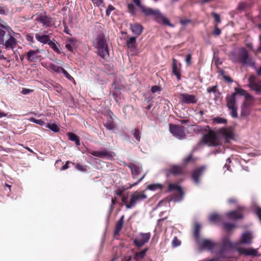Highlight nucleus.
Segmentation results:
<instances>
[{
    "mask_svg": "<svg viewBox=\"0 0 261 261\" xmlns=\"http://www.w3.org/2000/svg\"><path fill=\"white\" fill-rule=\"evenodd\" d=\"M147 198L145 191H136L133 193L130 197L129 204L126 205L127 209H130L134 207L137 202L144 200Z\"/></svg>",
    "mask_w": 261,
    "mask_h": 261,
    "instance_id": "nucleus-7",
    "label": "nucleus"
},
{
    "mask_svg": "<svg viewBox=\"0 0 261 261\" xmlns=\"http://www.w3.org/2000/svg\"><path fill=\"white\" fill-rule=\"evenodd\" d=\"M95 47L98 50V54L102 58L106 59L109 56L106 36L103 33H101L97 35Z\"/></svg>",
    "mask_w": 261,
    "mask_h": 261,
    "instance_id": "nucleus-3",
    "label": "nucleus"
},
{
    "mask_svg": "<svg viewBox=\"0 0 261 261\" xmlns=\"http://www.w3.org/2000/svg\"><path fill=\"white\" fill-rule=\"evenodd\" d=\"M104 126L109 130H113L115 128L116 125L113 120V118L110 117L104 123Z\"/></svg>",
    "mask_w": 261,
    "mask_h": 261,
    "instance_id": "nucleus-33",
    "label": "nucleus"
},
{
    "mask_svg": "<svg viewBox=\"0 0 261 261\" xmlns=\"http://www.w3.org/2000/svg\"><path fill=\"white\" fill-rule=\"evenodd\" d=\"M253 239L252 233L250 232H246L243 233L240 239V242L242 244H250Z\"/></svg>",
    "mask_w": 261,
    "mask_h": 261,
    "instance_id": "nucleus-24",
    "label": "nucleus"
},
{
    "mask_svg": "<svg viewBox=\"0 0 261 261\" xmlns=\"http://www.w3.org/2000/svg\"><path fill=\"white\" fill-rule=\"evenodd\" d=\"M67 135L68 136L69 139L74 142L77 146H79L80 145V138L76 135L73 133H68Z\"/></svg>",
    "mask_w": 261,
    "mask_h": 261,
    "instance_id": "nucleus-35",
    "label": "nucleus"
},
{
    "mask_svg": "<svg viewBox=\"0 0 261 261\" xmlns=\"http://www.w3.org/2000/svg\"><path fill=\"white\" fill-rule=\"evenodd\" d=\"M248 82L249 86L252 90L257 93H261V80L256 82V76L252 75L249 77Z\"/></svg>",
    "mask_w": 261,
    "mask_h": 261,
    "instance_id": "nucleus-14",
    "label": "nucleus"
},
{
    "mask_svg": "<svg viewBox=\"0 0 261 261\" xmlns=\"http://www.w3.org/2000/svg\"><path fill=\"white\" fill-rule=\"evenodd\" d=\"M117 202V200H116V197H114V198H112V200H111V204L110 206V208H109V210H110V211L111 212L113 209L114 208V205Z\"/></svg>",
    "mask_w": 261,
    "mask_h": 261,
    "instance_id": "nucleus-55",
    "label": "nucleus"
},
{
    "mask_svg": "<svg viewBox=\"0 0 261 261\" xmlns=\"http://www.w3.org/2000/svg\"><path fill=\"white\" fill-rule=\"evenodd\" d=\"M126 45L128 48L134 49L136 48V37H130L126 42Z\"/></svg>",
    "mask_w": 261,
    "mask_h": 261,
    "instance_id": "nucleus-30",
    "label": "nucleus"
},
{
    "mask_svg": "<svg viewBox=\"0 0 261 261\" xmlns=\"http://www.w3.org/2000/svg\"><path fill=\"white\" fill-rule=\"evenodd\" d=\"M41 51L39 48H37L36 50H30L27 54V59L30 62H36L40 59L41 56H38L37 54Z\"/></svg>",
    "mask_w": 261,
    "mask_h": 261,
    "instance_id": "nucleus-18",
    "label": "nucleus"
},
{
    "mask_svg": "<svg viewBox=\"0 0 261 261\" xmlns=\"http://www.w3.org/2000/svg\"><path fill=\"white\" fill-rule=\"evenodd\" d=\"M237 251L241 254H243L246 256H258L257 251L256 249L249 248H238Z\"/></svg>",
    "mask_w": 261,
    "mask_h": 261,
    "instance_id": "nucleus-19",
    "label": "nucleus"
},
{
    "mask_svg": "<svg viewBox=\"0 0 261 261\" xmlns=\"http://www.w3.org/2000/svg\"><path fill=\"white\" fill-rule=\"evenodd\" d=\"M0 29L5 31L6 32H8V30H11V28L9 26L1 23H0Z\"/></svg>",
    "mask_w": 261,
    "mask_h": 261,
    "instance_id": "nucleus-62",
    "label": "nucleus"
},
{
    "mask_svg": "<svg viewBox=\"0 0 261 261\" xmlns=\"http://www.w3.org/2000/svg\"><path fill=\"white\" fill-rule=\"evenodd\" d=\"M205 170L204 166H201L196 168L192 173V178L194 182L196 184L199 183V177L202 175Z\"/></svg>",
    "mask_w": 261,
    "mask_h": 261,
    "instance_id": "nucleus-20",
    "label": "nucleus"
},
{
    "mask_svg": "<svg viewBox=\"0 0 261 261\" xmlns=\"http://www.w3.org/2000/svg\"><path fill=\"white\" fill-rule=\"evenodd\" d=\"M132 256L130 255H126L123 257L122 261H132Z\"/></svg>",
    "mask_w": 261,
    "mask_h": 261,
    "instance_id": "nucleus-64",
    "label": "nucleus"
},
{
    "mask_svg": "<svg viewBox=\"0 0 261 261\" xmlns=\"http://www.w3.org/2000/svg\"><path fill=\"white\" fill-rule=\"evenodd\" d=\"M213 122L218 124H225L227 122V120L226 119L220 117H216L213 119Z\"/></svg>",
    "mask_w": 261,
    "mask_h": 261,
    "instance_id": "nucleus-49",
    "label": "nucleus"
},
{
    "mask_svg": "<svg viewBox=\"0 0 261 261\" xmlns=\"http://www.w3.org/2000/svg\"><path fill=\"white\" fill-rule=\"evenodd\" d=\"M115 9V8L111 5H109L108 8L106 10V15L109 16L111 12Z\"/></svg>",
    "mask_w": 261,
    "mask_h": 261,
    "instance_id": "nucleus-57",
    "label": "nucleus"
},
{
    "mask_svg": "<svg viewBox=\"0 0 261 261\" xmlns=\"http://www.w3.org/2000/svg\"><path fill=\"white\" fill-rule=\"evenodd\" d=\"M247 6V4L245 2L240 3L238 6V10L239 11L244 10Z\"/></svg>",
    "mask_w": 261,
    "mask_h": 261,
    "instance_id": "nucleus-51",
    "label": "nucleus"
},
{
    "mask_svg": "<svg viewBox=\"0 0 261 261\" xmlns=\"http://www.w3.org/2000/svg\"><path fill=\"white\" fill-rule=\"evenodd\" d=\"M217 243L218 244V246H217L216 248H219L218 254L222 257H225V254L228 251L236 248V246L227 237L223 238L221 243Z\"/></svg>",
    "mask_w": 261,
    "mask_h": 261,
    "instance_id": "nucleus-5",
    "label": "nucleus"
},
{
    "mask_svg": "<svg viewBox=\"0 0 261 261\" xmlns=\"http://www.w3.org/2000/svg\"><path fill=\"white\" fill-rule=\"evenodd\" d=\"M130 29L134 34L139 36L142 33L143 27L141 24L136 23L130 25Z\"/></svg>",
    "mask_w": 261,
    "mask_h": 261,
    "instance_id": "nucleus-27",
    "label": "nucleus"
},
{
    "mask_svg": "<svg viewBox=\"0 0 261 261\" xmlns=\"http://www.w3.org/2000/svg\"><path fill=\"white\" fill-rule=\"evenodd\" d=\"M192 55L189 54L187 55L186 58V62L187 65H190L191 64Z\"/></svg>",
    "mask_w": 261,
    "mask_h": 261,
    "instance_id": "nucleus-59",
    "label": "nucleus"
},
{
    "mask_svg": "<svg viewBox=\"0 0 261 261\" xmlns=\"http://www.w3.org/2000/svg\"><path fill=\"white\" fill-rule=\"evenodd\" d=\"M179 98L181 103L187 104L196 103L198 100L195 95L184 93L179 94Z\"/></svg>",
    "mask_w": 261,
    "mask_h": 261,
    "instance_id": "nucleus-16",
    "label": "nucleus"
},
{
    "mask_svg": "<svg viewBox=\"0 0 261 261\" xmlns=\"http://www.w3.org/2000/svg\"><path fill=\"white\" fill-rule=\"evenodd\" d=\"M241 117H247L248 116L251 112V108L249 107L245 106L244 105H242L241 108Z\"/></svg>",
    "mask_w": 261,
    "mask_h": 261,
    "instance_id": "nucleus-34",
    "label": "nucleus"
},
{
    "mask_svg": "<svg viewBox=\"0 0 261 261\" xmlns=\"http://www.w3.org/2000/svg\"><path fill=\"white\" fill-rule=\"evenodd\" d=\"M151 237L150 232L139 233L133 241V245L140 248L148 243Z\"/></svg>",
    "mask_w": 261,
    "mask_h": 261,
    "instance_id": "nucleus-8",
    "label": "nucleus"
},
{
    "mask_svg": "<svg viewBox=\"0 0 261 261\" xmlns=\"http://www.w3.org/2000/svg\"><path fill=\"white\" fill-rule=\"evenodd\" d=\"M236 93H232L231 94L226 96V101L227 108L237 106L236 105Z\"/></svg>",
    "mask_w": 261,
    "mask_h": 261,
    "instance_id": "nucleus-22",
    "label": "nucleus"
},
{
    "mask_svg": "<svg viewBox=\"0 0 261 261\" xmlns=\"http://www.w3.org/2000/svg\"><path fill=\"white\" fill-rule=\"evenodd\" d=\"M212 15L214 17L215 20L216 22L220 23L221 22L220 17L219 14L215 12H213L212 13Z\"/></svg>",
    "mask_w": 261,
    "mask_h": 261,
    "instance_id": "nucleus-56",
    "label": "nucleus"
},
{
    "mask_svg": "<svg viewBox=\"0 0 261 261\" xmlns=\"http://www.w3.org/2000/svg\"><path fill=\"white\" fill-rule=\"evenodd\" d=\"M54 86L55 89L56 91H57L58 92H62V87L60 85H59L58 84H55Z\"/></svg>",
    "mask_w": 261,
    "mask_h": 261,
    "instance_id": "nucleus-61",
    "label": "nucleus"
},
{
    "mask_svg": "<svg viewBox=\"0 0 261 261\" xmlns=\"http://www.w3.org/2000/svg\"><path fill=\"white\" fill-rule=\"evenodd\" d=\"M254 102L253 97L251 94H247L242 105L251 108Z\"/></svg>",
    "mask_w": 261,
    "mask_h": 261,
    "instance_id": "nucleus-32",
    "label": "nucleus"
},
{
    "mask_svg": "<svg viewBox=\"0 0 261 261\" xmlns=\"http://www.w3.org/2000/svg\"><path fill=\"white\" fill-rule=\"evenodd\" d=\"M46 127L54 132L57 133L59 131V128L55 123H48Z\"/></svg>",
    "mask_w": 261,
    "mask_h": 261,
    "instance_id": "nucleus-42",
    "label": "nucleus"
},
{
    "mask_svg": "<svg viewBox=\"0 0 261 261\" xmlns=\"http://www.w3.org/2000/svg\"><path fill=\"white\" fill-rule=\"evenodd\" d=\"M217 133L219 135L222 136L226 141L233 139L234 134L232 130L227 128H221L218 130Z\"/></svg>",
    "mask_w": 261,
    "mask_h": 261,
    "instance_id": "nucleus-17",
    "label": "nucleus"
},
{
    "mask_svg": "<svg viewBox=\"0 0 261 261\" xmlns=\"http://www.w3.org/2000/svg\"><path fill=\"white\" fill-rule=\"evenodd\" d=\"M35 38L36 40L39 42L43 44L48 43L50 40V37L48 35H41L40 33H38L35 34Z\"/></svg>",
    "mask_w": 261,
    "mask_h": 261,
    "instance_id": "nucleus-25",
    "label": "nucleus"
},
{
    "mask_svg": "<svg viewBox=\"0 0 261 261\" xmlns=\"http://www.w3.org/2000/svg\"><path fill=\"white\" fill-rule=\"evenodd\" d=\"M246 208L243 206H239L237 209L227 213L226 216L229 219H242L244 218L243 213Z\"/></svg>",
    "mask_w": 261,
    "mask_h": 261,
    "instance_id": "nucleus-11",
    "label": "nucleus"
},
{
    "mask_svg": "<svg viewBox=\"0 0 261 261\" xmlns=\"http://www.w3.org/2000/svg\"><path fill=\"white\" fill-rule=\"evenodd\" d=\"M222 75L225 81L229 83H231L233 82V80L229 76L225 75L223 73L222 74Z\"/></svg>",
    "mask_w": 261,
    "mask_h": 261,
    "instance_id": "nucleus-60",
    "label": "nucleus"
},
{
    "mask_svg": "<svg viewBox=\"0 0 261 261\" xmlns=\"http://www.w3.org/2000/svg\"><path fill=\"white\" fill-rule=\"evenodd\" d=\"M169 129L171 133L179 139H184L186 138V133L184 126L179 125L170 124Z\"/></svg>",
    "mask_w": 261,
    "mask_h": 261,
    "instance_id": "nucleus-9",
    "label": "nucleus"
},
{
    "mask_svg": "<svg viewBox=\"0 0 261 261\" xmlns=\"http://www.w3.org/2000/svg\"><path fill=\"white\" fill-rule=\"evenodd\" d=\"M89 153L96 157L100 158H106L109 160H112L115 156V153L110 151L105 148L99 151H89Z\"/></svg>",
    "mask_w": 261,
    "mask_h": 261,
    "instance_id": "nucleus-12",
    "label": "nucleus"
},
{
    "mask_svg": "<svg viewBox=\"0 0 261 261\" xmlns=\"http://www.w3.org/2000/svg\"><path fill=\"white\" fill-rule=\"evenodd\" d=\"M173 247H177L180 245V241L178 239L177 237H175L172 242Z\"/></svg>",
    "mask_w": 261,
    "mask_h": 261,
    "instance_id": "nucleus-52",
    "label": "nucleus"
},
{
    "mask_svg": "<svg viewBox=\"0 0 261 261\" xmlns=\"http://www.w3.org/2000/svg\"><path fill=\"white\" fill-rule=\"evenodd\" d=\"M35 20L46 28H49L51 25V18L47 16L46 12L37 13Z\"/></svg>",
    "mask_w": 261,
    "mask_h": 261,
    "instance_id": "nucleus-10",
    "label": "nucleus"
},
{
    "mask_svg": "<svg viewBox=\"0 0 261 261\" xmlns=\"http://www.w3.org/2000/svg\"><path fill=\"white\" fill-rule=\"evenodd\" d=\"M127 166L130 169L134 178H137L143 171L142 166L133 163H130Z\"/></svg>",
    "mask_w": 261,
    "mask_h": 261,
    "instance_id": "nucleus-21",
    "label": "nucleus"
},
{
    "mask_svg": "<svg viewBox=\"0 0 261 261\" xmlns=\"http://www.w3.org/2000/svg\"><path fill=\"white\" fill-rule=\"evenodd\" d=\"M201 226L198 223H196L195 225L194 232H193V237L197 243V244L200 243V231Z\"/></svg>",
    "mask_w": 261,
    "mask_h": 261,
    "instance_id": "nucleus-28",
    "label": "nucleus"
},
{
    "mask_svg": "<svg viewBox=\"0 0 261 261\" xmlns=\"http://www.w3.org/2000/svg\"><path fill=\"white\" fill-rule=\"evenodd\" d=\"M25 39L27 41L30 42V45H32V44L35 42L33 35L32 34H27L25 35Z\"/></svg>",
    "mask_w": 261,
    "mask_h": 261,
    "instance_id": "nucleus-47",
    "label": "nucleus"
},
{
    "mask_svg": "<svg viewBox=\"0 0 261 261\" xmlns=\"http://www.w3.org/2000/svg\"><path fill=\"white\" fill-rule=\"evenodd\" d=\"M218 89V86L215 85L214 86L210 87L207 88L206 91L208 93H210L211 92L215 93Z\"/></svg>",
    "mask_w": 261,
    "mask_h": 261,
    "instance_id": "nucleus-53",
    "label": "nucleus"
},
{
    "mask_svg": "<svg viewBox=\"0 0 261 261\" xmlns=\"http://www.w3.org/2000/svg\"><path fill=\"white\" fill-rule=\"evenodd\" d=\"M172 73L174 74L177 79L179 81L181 80V74L180 69L178 68L177 61L175 59H172Z\"/></svg>",
    "mask_w": 261,
    "mask_h": 261,
    "instance_id": "nucleus-23",
    "label": "nucleus"
},
{
    "mask_svg": "<svg viewBox=\"0 0 261 261\" xmlns=\"http://www.w3.org/2000/svg\"><path fill=\"white\" fill-rule=\"evenodd\" d=\"M195 160L193 158V153H190L187 156L183 159L182 165L184 167L186 166L189 163L191 162H194Z\"/></svg>",
    "mask_w": 261,
    "mask_h": 261,
    "instance_id": "nucleus-37",
    "label": "nucleus"
},
{
    "mask_svg": "<svg viewBox=\"0 0 261 261\" xmlns=\"http://www.w3.org/2000/svg\"><path fill=\"white\" fill-rule=\"evenodd\" d=\"M29 121L34 122L35 123H36L37 124H39L40 125H43L45 124V122L41 119H36L34 118H31L29 119Z\"/></svg>",
    "mask_w": 261,
    "mask_h": 261,
    "instance_id": "nucleus-46",
    "label": "nucleus"
},
{
    "mask_svg": "<svg viewBox=\"0 0 261 261\" xmlns=\"http://www.w3.org/2000/svg\"><path fill=\"white\" fill-rule=\"evenodd\" d=\"M184 167L176 165H172L167 170V175H173L174 176H180L184 175Z\"/></svg>",
    "mask_w": 261,
    "mask_h": 261,
    "instance_id": "nucleus-15",
    "label": "nucleus"
},
{
    "mask_svg": "<svg viewBox=\"0 0 261 261\" xmlns=\"http://www.w3.org/2000/svg\"><path fill=\"white\" fill-rule=\"evenodd\" d=\"M237 62L243 65H248L251 67H254L255 62L249 55L248 50L244 47L240 48L238 55Z\"/></svg>",
    "mask_w": 261,
    "mask_h": 261,
    "instance_id": "nucleus-4",
    "label": "nucleus"
},
{
    "mask_svg": "<svg viewBox=\"0 0 261 261\" xmlns=\"http://www.w3.org/2000/svg\"><path fill=\"white\" fill-rule=\"evenodd\" d=\"M145 176H146V173H144L142 175V176L137 182L130 185L129 186V188H132V187L137 186L139 182H140L143 179V178L145 177Z\"/></svg>",
    "mask_w": 261,
    "mask_h": 261,
    "instance_id": "nucleus-58",
    "label": "nucleus"
},
{
    "mask_svg": "<svg viewBox=\"0 0 261 261\" xmlns=\"http://www.w3.org/2000/svg\"><path fill=\"white\" fill-rule=\"evenodd\" d=\"M135 3L136 6L139 7L141 10L142 12L145 15L148 16L152 15L153 16L154 20L159 23H161L164 25L173 27L174 25L172 24L170 20L165 17L158 10H154L150 8H146L142 6L140 0H133Z\"/></svg>",
    "mask_w": 261,
    "mask_h": 261,
    "instance_id": "nucleus-1",
    "label": "nucleus"
},
{
    "mask_svg": "<svg viewBox=\"0 0 261 261\" xmlns=\"http://www.w3.org/2000/svg\"><path fill=\"white\" fill-rule=\"evenodd\" d=\"M124 216L123 215L117 222L115 227L114 236L119 235L120 231L122 228L124 223Z\"/></svg>",
    "mask_w": 261,
    "mask_h": 261,
    "instance_id": "nucleus-29",
    "label": "nucleus"
},
{
    "mask_svg": "<svg viewBox=\"0 0 261 261\" xmlns=\"http://www.w3.org/2000/svg\"><path fill=\"white\" fill-rule=\"evenodd\" d=\"M48 68L58 73H61L63 68L60 66H58L53 63H49L48 65Z\"/></svg>",
    "mask_w": 261,
    "mask_h": 261,
    "instance_id": "nucleus-39",
    "label": "nucleus"
},
{
    "mask_svg": "<svg viewBox=\"0 0 261 261\" xmlns=\"http://www.w3.org/2000/svg\"><path fill=\"white\" fill-rule=\"evenodd\" d=\"M64 75L69 80L72 81H74V79L73 77L71 76L69 73L66 70H65L64 68H63V70H62V72Z\"/></svg>",
    "mask_w": 261,
    "mask_h": 261,
    "instance_id": "nucleus-50",
    "label": "nucleus"
},
{
    "mask_svg": "<svg viewBox=\"0 0 261 261\" xmlns=\"http://www.w3.org/2000/svg\"><path fill=\"white\" fill-rule=\"evenodd\" d=\"M221 30L217 25H216L214 30L213 31V34L214 36H219L221 34Z\"/></svg>",
    "mask_w": 261,
    "mask_h": 261,
    "instance_id": "nucleus-54",
    "label": "nucleus"
},
{
    "mask_svg": "<svg viewBox=\"0 0 261 261\" xmlns=\"http://www.w3.org/2000/svg\"><path fill=\"white\" fill-rule=\"evenodd\" d=\"M221 219V216L218 214H212L209 217V220L212 222H219L220 221Z\"/></svg>",
    "mask_w": 261,
    "mask_h": 261,
    "instance_id": "nucleus-41",
    "label": "nucleus"
},
{
    "mask_svg": "<svg viewBox=\"0 0 261 261\" xmlns=\"http://www.w3.org/2000/svg\"><path fill=\"white\" fill-rule=\"evenodd\" d=\"M17 41L15 38L12 36L9 32L7 33L0 29V46L2 45L6 49L12 50L17 45Z\"/></svg>",
    "mask_w": 261,
    "mask_h": 261,
    "instance_id": "nucleus-2",
    "label": "nucleus"
},
{
    "mask_svg": "<svg viewBox=\"0 0 261 261\" xmlns=\"http://www.w3.org/2000/svg\"><path fill=\"white\" fill-rule=\"evenodd\" d=\"M236 227H237V226L234 223L225 222L223 224V228L227 232L230 231L231 230L235 228Z\"/></svg>",
    "mask_w": 261,
    "mask_h": 261,
    "instance_id": "nucleus-38",
    "label": "nucleus"
},
{
    "mask_svg": "<svg viewBox=\"0 0 261 261\" xmlns=\"http://www.w3.org/2000/svg\"><path fill=\"white\" fill-rule=\"evenodd\" d=\"M190 22H191V20L190 19H181L180 20V23L184 25H187V24L189 23Z\"/></svg>",
    "mask_w": 261,
    "mask_h": 261,
    "instance_id": "nucleus-63",
    "label": "nucleus"
},
{
    "mask_svg": "<svg viewBox=\"0 0 261 261\" xmlns=\"http://www.w3.org/2000/svg\"><path fill=\"white\" fill-rule=\"evenodd\" d=\"M128 12L132 14V15L134 16L136 14V9L135 6L133 4H128L127 6Z\"/></svg>",
    "mask_w": 261,
    "mask_h": 261,
    "instance_id": "nucleus-45",
    "label": "nucleus"
},
{
    "mask_svg": "<svg viewBox=\"0 0 261 261\" xmlns=\"http://www.w3.org/2000/svg\"><path fill=\"white\" fill-rule=\"evenodd\" d=\"M163 185L160 184H150L147 186V189L151 191H155L156 190H162Z\"/></svg>",
    "mask_w": 261,
    "mask_h": 261,
    "instance_id": "nucleus-40",
    "label": "nucleus"
},
{
    "mask_svg": "<svg viewBox=\"0 0 261 261\" xmlns=\"http://www.w3.org/2000/svg\"><path fill=\"white\" fill-rule=\"evenodd\" d=\"M132 134L137 142H140L141 138V133L138 128H136L132 131Z\"/></svg>",
    "mask_w": 261,
    "mask_h": 261,
    "instance_id": "nucleus-43",
    "label": "nucleus"
},
{
    "mask_svg": "<svg viewBox=\"0 0 261 261\" xmlns=\"http://www.w3.org/2000/svg\"><path fill=\"white\" fill-rule=\"evenodd\" d=\"M148 248H146L140 252H136L134 255V259L136 261H138L139 259L143 258L146 252L148 251Z\"/></svg>",
    "mask_w": 261,
    "mask_h": 261,
    "instance_id": "nucleus-31",
    "label": "nucleus"
},
{
    "mask_svg": "<svg viewBox=\"0 0 261 261\" xmlns=\"http://www.w3.org/2000/svg\"><path fill=\"white\" fill-rule=\"evenodd\" d=\"M228 109L230 111V115L231 116L234 118H237L238 117V107H233L230 108H228Z\"/></svg>",
    "mask_w": 261,
    "mask_h": 261,
    "instance_id": "nucleus-44",
    "label": "nucleus"
},
{
    "mask_svg": "<svg viewBox=\"0 0 261 261\" xmlns=\"http://www.w3.org/2000/svg\"><path fill=\"white\" fill-rule=\"evenodd\" d=\"M48 44L56 53L58 54H61V51L58 47L60 45L55 39L50 40L49 42H48Z\"/></svg>",
    "mask_w": 261,
    "mask_h": 261,
    "instance_id": "nucleus-36",
    "label": "nucleus"
},
{
    "mask_svg": "<svg viewBox=\"0 0 261 261\" xmlns=\"http://www.w3.org/2000/svg\"><path fill=\"white\" fill-rule=\"evenodd\" d=\"M235 91H236L235 93H236L237 94L239 93L241 95L244 96L245 98L246 97L247 94H250L249 93H247L246 92V91H245V90L242 89H239V88H236Z\"/></svg>",
    "mask_w": 261,
    "mask_h": 261,
    "instance_id": "nucleus-48",
    "label": "nucleus"
},
{
    "mask_svg": "<svg viewBox=\"0 0 261 261\" xmlns=\"http://www.w3.org/2000/svg\"><path fill=\"white\" fill-rule=\"evenodd\" d=\"M208 132L204 134L202 138V142L211 146H217L219 145V141L216 133L211 130L208 126H206Z\"/></svg>",
    "mask_w": 261,
    "mask_h": 261,
    "instance_id": "nucleus-6",
    "label": "nucleus"
},
{
    "mask_svg": "<svg viewBox=\"0 0 261 261\" xmlns=\"http://www.w3.org/2000/svg\"><path fill=\"white\" fill-rule=\"evenodd\" d=\"M198 244L199 245L201 249L208 251L213 250L215 249L217 246H218V244L217 243L208 239L200 240V243Z\"/></svg>",
    "mask_w": 261,
    "mask_h": 261,
    "instance_id": "nucleus-13",
    "label": "nucleus"
},
{
    "mask_svg": "<svg viewBox=\"0 0 261 261\" xmlns=\"http://www.w3.org/2000/svg\"><path fill=\"white\" fill-rule=\"evenodd\" d=\"M176 190L177 191L180 195V197L182 198L184 195V192L180 186L176 184H169L168 186V191H172Z\"/></svg>",
    "mask_w": 261,
    "mask_h": 261,
    "instance_id": "nucleus-26",
    "label": "nucleus"
}]
</instances>
